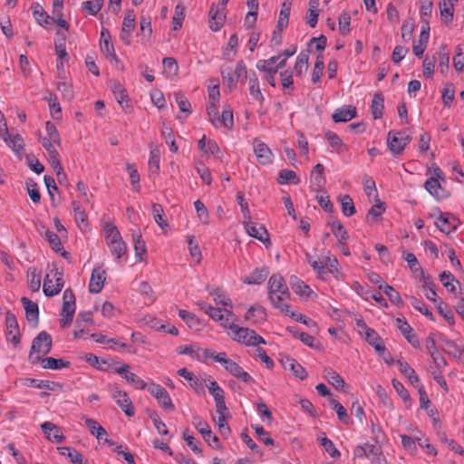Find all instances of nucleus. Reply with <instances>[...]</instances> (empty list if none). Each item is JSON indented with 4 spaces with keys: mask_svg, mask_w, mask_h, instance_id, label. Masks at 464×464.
I'll use <instances>...</instances> for the list:
<instances>
[{
    "mask_svg": "<svg viewBox=\"0 0 464 464\" xmlns=\"http://www.w3.org/2000/svg\"><path fill=\"white\" fill-rule=\"evenodd\" d=\"M268 297L273 305L285 314L289 312V305L285 302L289 300L290 293L282 276L275 274L268 281Z\"/></svg>",
    "mask_w": 464,
    "mask_h": 464,
    "instance_id": "1",
    "label": "nucleus"
},
{
    "mask_svg": "<svg viewBox=\"0 0 464 464\" xmlns=\"http://www.w3.org/2000/svg\"><path fill=\"white\" fill-rule=\"evenodd\" d=\"M203 353L205 357L211 358L215 362H219L235 378L246 383H251L254 382L250 374L244 371V369L235 361L229 359L226 353H216L210 349H205Z\"/></svg>",
    "mask_w": 464,
    "mask_h": 464,
    "instance_id": "2",
    "label": "nucleus"
},
{
    "mask_svg": "<svg viewBox=\"0 0 464 464\" xmlns=\"http://www.w3.org/2000/svg\"><path fill=\"white\" fill-rule=\"evenodd\" d=\"M52 349V337L45 331H42L32 343L29 361L35 364L39 362L43 356L49 353Z\"/></svg>",
    "mask_w": 464,
    "mask_h": 464,
    "instance_id": "3",
    "label": "nucleus"
},
{
    "mask_svg": "<svg viewBox=\"0 0 464 464\" xmlns=\"http://www.w3.org/2000/svg\"><path fill=\"white\" fill-rule=\"evenodd\" d=\"M231 337L234 341L245 344L246 346H256L260 343L265 344V339L257 334L256 331L247 327H240L235 323L229 325Z\"/></svg>",
    "mask_w": 464,
    "mask_h": 464,
    "instance_id": "4",
    "label": "nucleus"
},
{
    "mask_svg": "<svg viewBox=\"0 0 464 464\" xmlns=\"http://www.w3.org/2000/svg\"><path fill=\"white\" fill-rule=\"evenodd\" d=\"M223 82L228 86L230 90L237 87L239 78L244 76L246 78V67L245 63L240 60L233 68L230 63H225L220 68Z\"/></svg>",
    "mask_w": 464,
    "mask_h": 464,
    "instance_id": "5",
    "label": "nucleus"
},
{
    "mask_svg": "<svg viewBox=\"0 0 464 464\" xmlns=\"http://www.w3.org/2000/svg\"><path fill=\"white\" fill-rule=\"evenodd\" d=\"M63 287V273L57 269L52 270L44 279L43 290L46 296H53L59 294Z\"/></svg>",
    "mask_w": 464,
    "mask_h": 464,
    "instance_id": "6",
    "label": "nucleus"
},
{
    "mask_svg": "<svg viewBox=\"0 0 464 464\" xmlns=\"http://www.w3.org/2000/svg\"><path fill=\"white\" fill-rule=\"evenodd\" d=\"M410 140L405 131H390L387 137L388 147L394 155L401 154Z\"/></svg>",
    "mask_w": 464,
    "mask_h": 464,
    "instance_id": "7",
    "label": "nucleus"
},
{
    "mask_svg": "<svg viewBox=\"0 0 464 464\" xmlns=\"http://www.w3.org/2000/svg\"><path fill=\"white\" fill-rule=\"evenodd\" d=\"M148 392L157 399L159 404L165 410L174 411L175 406L172 403L170 396L165 388L157 383H150L147 387Z\"/></svg>",
    "mask_w": 464,
    "mask_h": 464,
    "instance_id": "8",
    "label": "nucleus"
},
{
    "mask_svg": "<svg viewBox=\"0 0 464 464\" xmlns=\"http://www.w3.org/2000/svg\"><path fill=\"white\" fill-rule=\"evenodd\" d=\"M208 314L214 321L219 322L220 325L228 328L229 325L233 324L236 321V316L230 309L227 308H217L211 307L208 308Z\"/></svg>",
    "mask_w": 464,
    "mask_h": 464,
    "instance_id": "9",
    "label": "nucleus"
},
{
    "mask_svg": "<svg viewBox=\"0 0 464 464\" xmlns=\"http://www.w3.org/2000/svg\"><path fill=\"white\" fill-rule=\"evenodd\" d=\"M111 397L127 416L131 417L134 415L133 404L126 392L115 386L111 389Z\"/></svg>",
    "mask_w": 464,
    "mask_h": 464,
    "instance_id": "10",
    "label": "nucleus"
},
{
    "mask_svg": "<svg viewBox=\"0 0 464 464\" xmlns=\"http://www.w3.org/2000/svg\"><path fill=\"white\" fill-rule=\"evenodd\" d=\"M459 223V220L450 213H440L435 221L436 227L445 234L456 230Z\"/></svg>",
    "mask_w": 464,
    "mask_h": 464,
    "instance_id": "11",
    "label": "nucleus"
},
{
    "mask_svg": "<svg viewBox=\"0 0 464 464\" xmlns=\"http://www.w3.org/2000/svg\"><path fill=\"white\" fill-rule=\"evenodd\" d=\"M254 152L256 160L260 164H269L273 160V153L268 146L258 139H255L253 141Z\"/></svg>",
    "mask_w": 464,
    "mask_h": 464,
    "instance_id": "12",
    "label": "nucleus"
},
{
    "mask_svg": "<svg viewBox=\"0 0 464 464\" xmlns=\"http://www.w3.org/2000/svg\"><path fill=\"white\" fill-rule=\"evenodd\" d=\"M192 424L200 432L203 439L206 440V442L208 445L213 446L212 442H214V443L218 442V438L212 433L209 425L207 423V421L202 420L200 417L194 416Z\"/></svg>",
    "mask_w": 464,
    "mask_h": 464,
    "instance_id": "13",
    "label": "nucleus"
},
{
    "mask_svg": "<svg viewBox=\"0 0 464 464\" xmlns=\"http://www.w3.org/2000/svg\"><path fill=\"white\" fill-rule=\"evenodd\" d=\"M130 365L123 364L115 369V372L121 375L129 383L132 384L136 389L143 390L148 387L147 383L140 379L137 374L129 371Z\"/></svg>",
    "mask_w": 464,
    "mask_h": 464,
    "instance_id": "14",
    "label": "nucleus"
},
{
    "mask_svg": "<svg viewBox=\"0 0 464 464\" xmlns=\"http://www.w3.org/2000/svg\"><path fill=\"white\" fill-rule=\"evenodd\" d=\"M135 28V14L133 11H128L124 16L120 35L121 40L127 45L130 44V35Z\"/></svg>",
    "mask_w": 464,
    "mask_h": 464,
    "instance_id": "15",
    "label": "nucleus"
},
{
    "mask_svg": "<svg viewBox=\"0 0 464 464\" xmlns=\"http://www.w3.org/2000/svg\"><path fill=\"white\" fill-rule=\"evenodd\" d=\"M244 226L250 237H255L263 243H269L268 233L264 226L252 223L250 219L245 220Z\"/></svg>",
    "mask_w": 464,
    "mask_h": 464,
    "instance_id": "16",
    "label": "nucleus"
},
{
    "mask_svg": "<svg viewBox=\"0 0 464 464\" xmlns=\"http://www.w3.org/2000/svg\"><path fill=\"white\" fill-rule=\"evenodd\" d=\"M106 280V272L101 266L95 267L92 270L89 290L91 293L98 294L102 291L104 282Z\"/></svg>",
    "mask_w": 464,
    "mask_h": 464,
    "instance_id": "17",
    "label": "nucleus"
},
{
    "mask_svg": "<svg viewBox=\"0 0 464 464\" xmlns=\"http://www.w3.org/2000/svg\"><path fill=\"white\" fill-rule=\"evenodd\" d=\"M356 116V108L353 105H345L336 109L332 119L334 122H346Z\"/></svg>",
    "mask_w": 464,
    "mask_h": 464,
    "instance_id": "18",
    "label": "nucleus"
},
{
    "mask_svg": "<svg viewBox=\"0 0 464 464\" xmlns=\"http://www.w3.org/2000/svg\"><path fill=\"white\" fill-rule=\"evenodd\" d=\"M281 363L285 370L293 372L295 377L299 378L300 380H304L307 377L306 371L292 357L286 356L281 359Z\"/></svg>",
    "mask_w": 464,
    "mask_h": 464,
    "instance_id": "19",
    "label": "nucleus"
},
{
    "mask_svg": "<svg viewBox=\"0 0 464 464\" xmlns=\"http://www.w3.org/2000/svg\"><path fill=\"white\" fill-rule=\"evenodd\" d=\"M430 38V26L428 24L421 27V31L419 36V41L412 46L413 53L418 57H422L423 53L426 50Z\"/></svg>",
    "mask_w": 464,
    "mask_h": 464,
    "instance_id": "20",
    "label": "nucleus"
},
{
    "mask_svg": "<svg viewBox=\"0 0 464 464\" xmlns=\"http://www.w3.org/2000/svg\"><path fill=\"white\" fill-rule=\"evenodd\" d=\"M324 168L321 163L316 164L310 176L311 184L314 188L317 191H320L324 188L325 185V178L324 176Z\"/></svg>",
    "mask_w": 464,
    "mask_h": 464,
    "instance_id": "21",
    "label": "nucleus"
},
{
    "mask_svg": "<svg viewBox=\"0 0 464 464\" xmlns=\"http://www.w3.org/2000/svg\"><path fill=\"white\" fill-rule=\"evenodd\" d=\"M223 11V9H219L214 5L211 6L209 10V26L211 30L217 32L223 26L225 22V14Z\"/></svg>",
    "mask_w": 464,
    "mask_h": 464,
    "instance_id": "22",
    "label": "nucleus"
},
{
    "mask_svg": "<svg viewBox=\"0 0 464 464\" xmlns=\"http://www.w3.org/2000/svg\"><path fill=\"white\" fill-rule=\"evenodd\" d=\"M21 303L25 310L26 319L36 324L39 319L38 304L27 297H22Z\"/></svg>",
    "mask_w": 464,
    "mask_h": 464,
    "instance_id": "23",
    "label": "nucleus"
},
{
    "mask_svg": "<svg viewBox=\"0 0 464 464\" xmlns=\"http://www.w3.org/2000/svg\"><path fill=\"white\" fill-rule=\"evenodd\" d=\"M266 309L260 304H255L249 307L245 319L246 321L252 320L253 324H260L266 320Z\"/></svg>",
    "mask_w": 464,
    "mask_h": 464,
    "instance_id": "24",
    "label": "nucleus"
},
{
    "mask_svg": "<svg viewBox=\"0 0 464 464\" xmlns=\"http://www.w3.org/2000/svg\"><path fill=\"white\" fill-rule=\"evenodd\" d=\"M75 295L71 289H66L63 295L62 314L73 315L75 313Z\"/></svg>",
    "mask_w": 464,
    "mask_h": 464,
    "instance_id": "25",
    "label": "nucleus"
},
{
    "mask_svg": "<svg viewBox=\"0 0 464 464\" xmlns=\"http://www.w3.org/2000/svg\"><path fill=\"white\" fill-rule=\"evenodd\" d=\"M291 6L292 0H285L282 4L276 25V29L279 33L282 32L288 25Z\"/></svg>",
    "mask_w": 464,
    "mask_h": 464,
    "instance_id": "26",
    "label": "nucleus"
},
{
    "mask_svg": "<svg viewBox=\"0 0 464 464\" xmlns=\"http://www.w3.org/2000/svg\"><path fill=\"white\" fill-rule=\"evenodd\" d=\"M41 427L49 440H53L58 443L63 441V436L61 430L56 425L52 422L45 421L41 425Z\"/></svg>",
    "mask_w": 464,
    "mask_h": 464,
    "instance_id": "27",
    "label": "nucleus"
},
{
    "mask_svg": "<svg viewBox=\"0 0 464 464\" xmlns=\"http://www.w3.org/2000/svg\"><path fill=\"white\" fill-rule=\"evenodd\" d=\"M101 50L108 59H115L113 44L111 42V35L108 30L103 29L101 33Z\"/></svg>",
    "mask_w": 464,
    "mask_h": 464,
    "instance_id": "28",
    "label": "nucleus"
},
{
    "mask_svg": "<svg viewBox=\"0 0 464 464\" xmlns=\"http://www.w3.org/2000/svg\"><path fill=\"white\" fill-rule=\"evenodd\" d=\"M424 187L430 194L437 198H443L447 197L446 191L441 188L440 181L435 177H431L427 179Z\"/></svg>",
    "mask_w": 464,
    "mask_h": 464,
    "instance_id": "29",
    "label": "nucleus"
},
{
    "mask_svg": "<svg viewBox=\"0 0 464 464\" xmlns=\"http://www.w3.org/2000/svg\"><path fill=\"white\" fill-rule=\"evenodd\" d=\"M177 373L189 382V386L197 392H203V382L186 368L179 369Z\"/></svg>",
    "mask_w": 464,
    "mask_h": 464,
    "instance_id": "30",
    "label": "nucleus"
},
{
    "mask_svg": "<svg viewBox=\"0 0 464 464\" xmlns=\"http://www.w3.org/2000/svg\"><path fill=\"white\" fill-rule=\"evenodd\" d=\"M111 90L115 96V99L117 100V102H119L122 109L125 110L130 107V102L127 100L126 92L119 82H113L111 83Z\"/></svg>",
    "mask_w": 464,
    "mask_h": 464,
    "instance_id": "31",
    "label": "nucleus"
},
{
    "mask_svg": "<svg viewBox=\"0 0 464 464\" xmlns=\"http://www.w3.org/2000/svg\"><path fill=\"white\" fill-rule=\"evenodd\" d=\"M249 93L253 99L258 101L260 103L264 102V96L259 87V81L256 72H251L248 79Z\"/></svg>",
    "mask_w": 464,
    "mask_h": 464,
    "instance_id": "32",
    "label": "nucleus"
},
{
    "mask_svg": "<svg viewBox=\"0 0 464 464\" xmlns=\"http://www.w3.org/2000/svg\"><path fill=\"white\" fill-rule=\"evenodd\" d=\"M309 55L307 53L301 52L295 61V64L294 66V72L296 76L301 77L303 76L308 69L309 64Z\"/></svg>",
    "mask_w": 464,
    "mask_h": 464,
    "instance_id": "33",
    "label": "nucleus"
},
{
    "mask_svg": "<svg viewBox=\"0 0 464 464\" xmlns=\"http://www.w3.org/2000/svg\"><path fill=\"white\" fill-rule=\"evenodd\" d=\"M366 458L370 459L372 464H382L384 458L382 455L381 447L373 444H365Z\"/></svg>",
    "mask_w": 464,
    "mask_h": 464,
    "instance_id": "34",
    "label": "nucleus"
},
{
    "mask_svg": "<svg viewBox=\"0 0 464 464\" xmlns=\"http://www.w3.org/2000/svg\"><path fill=\"white\" fill-rule=\"evenodd\" d=\"M103 233L107 246L112 245L122 239L118 228L111 223H107L103 227Z\"/></svg>",
    "mask_w": 464,
    "mask_h": 464,
    "instance_id": "35",
    "label": "nucleus"
},
{
    "mask_svg": "<svg viewBox=\"0 0 464 464\" xmlns=\"http://www.w3.org/2000/svg\"><path fill=\"white\" fill-rule=\"evenodd\" d=\"M72 206L76 223L81 227V229L86 228L88 227L87 214L85 210L82 208L81 203L79 201H72Z\"/></svg>",
    "mask_w": 464,
    "mask_h": 464,
    "instance_id": "36",
    "label": "nucleus"
},
{
    "mask_svg": "<svg viewBox=\"0 0 464 464\" xmlns=\"http://www.w3.org/2000/svg\"><path fill=\"white\" fill-rule=\"evenodd\" d=\"M269 271L267 268H256L248 276L243 279V282L247 285L263 283L267 277Z\"/></svg>",
    "mask_w": 464,
    "mask_h": 464,
    "instance_id": "37",
    "label": "nucleus"
},
{
    "mask_svg": "<svg viewBox=\"0 0 464 464\" xmlns=\"http://www.w3.org/2000/svg\"><path fill=\"white\" fill-rule=\"evenodd\" d=\"M44 369L61 370L69 367L70 362L63 359H55L53 357L42 358L40 361Z\"/></svg>",
    "mask_w": 464,
    "mask_h": 464,
    "instance_id": "38",
    "label": "nucleus"
},
{
    "mask_svg": "<svg viewBox=\"0 0 464 464\" xmlns=\"http://www.w3.org/2000/svg\"><path fill=\"white\" fill-rule=\"evenodd\" d=\"M324 377L336 389H342L345 385L344 380L332 368H325L324 370Z\"/></svg>",
    "mask_w": 464,
    "mask_h": 464,
    "instance_id": "39",
    "label": "nucleus"
},
{
    "mask_svg": "<svg viewBox=\"0 0 464 464\" xmlns=\"http://www.w3.org/2000/svg\"><path fill=\"white\" fill-rule=\"evenodd\" d=\"M365 335H366V341L371 345H372L380 354H382L385 352V347L382 343V341L374 330H372L371 328H367L366 332H365Z\"/></svg>",
    "mask_w": 464,
    "mask_h": 464,
    "instance_id": "40",
    "label": "nucleus"
},
{
    "mask_svg": "<svg viewBox=\"0 0 464 464\" xmlns=\"http://www.w3.org/2000/svg\"><path fill=\"white\" fill-rule=\"evenodd\" d=\"M40 227L44 230V237L50 244L52 249L56 253L61 252L63 249L60 237L54 232L45 228L43 224Z\"/></svg>",
    "mask_w": 464,
    "mask_h": 464,
    "instance_id": "41",
    "label": "nucleus"
},
{
    "mask_svg": "<svg viewBox=\"0 0 464 464\" xmlns=\"http://www.w3.org/2000/svg\"><path fill=\"white\" fill-rule=\"evenodd\" d=\"M179 315L188 324V326L190 329L196 331L200 330L201 324L196 314L186 310H179Z\"/></svg>",
    "mask_w": 464,
    "mask_h": 464,
    "instance_id": "42",
    "label": "nucleus"
},
{
    "mask_svg": "<svg viewBox=\"0 0 464 464\" xmlns=\"http://www.w3.org/2000/svg\"><path fill=\"white\" fill-rule=\"evenodd\" d=\"M440 11L442 20L446 24L451 22L453 17V2L452 0H442L440 2Z\"/></svg>",
    "mask_w": 464,
    "mask_h": 464,
    "instance_id": "43",
    "label": "nucleus"
},
{
    "mask_svg": "<svg viewBox=\"0 0 464 464\" xmlns=\"http://www.w3.org/2000/svg\"><path fill=\"white\" fill-rule=\"evenodd\" d=\"M384 108V99L382 93H375L372 101L371 111L374 119H380L382 116Z\"/></svg>",
    "mask_w": 464,
    "mask_h": 464,
    "instance_id": "44",
    "label": "nucleus"
},
{
    "mask_svg": "<svg viewBox=\"0 0 464 464\" xmlns=\"http://www.w3.org/2000/svg\"><path fill=\"white\" fill-rule=\"evenodd\" d=\"M27 283L29 288L37 292L41 286V275L35 267H29L27 270Z\"/></svg>",
    "mask_w": 464,
    "mask_h": 464,
    "instance_id": "45",
    "label": "nucleus"
},
{
    "mask_svg": "<svg viewBox=\"0 0 464 464\" xmlns=\"http://www.w3.org/2000/svg\"><path fill=\"white\" fill-rule=\"evenodd\" d=\"M85 424L88 427L91 434L95 436L98 440H102L103 436L107 435L106 430L102 427L96 420L92 419H85Z\"/></svg>",
    "mask_w": 464,
    "mask_h": 464,
    "instance_id": "46",
    "label": "nucleus"
},
{
    "mask_svg": "<svg viewBox=\"0 0 464 464\" xmlns=\"http://www.w3.org/2000/svg\"><path fill=\"white\" fill-rule=\"evenodd\" d=\"M31 383L38 389H46L52 392H62L63 384L55 382L44 381V380H31Z\"/></svg>",
    "mask_w": 464,
    "mask_h": 464,
    "instance_id": "47",
    "label": "nucleus"
},
{
    "mask_svg": "<svg viewBox=\"0 0 464 464\" xmlns=\"http://www.w3.org/2000/svg\"><path fill=\"white\" fill-rule=\"evenodd\" d=\"M318 6L319 0H310L306 22L311 27H314L317 24L319 15Z\"/></svg>",
    "mask_w": 464,
    "mask_h": 464,
    "instance_id": "48",
    "label": "nucleus"
},
{
    "mask_svg": "<svg viewBox=\"0 0 464 464\" xmlns=\"http://www.w3.org/2000/svg\"><path fill=\"white\" fill-rule=\"evenodd\" d=\"M152 215L155 222L162 228L169 227L167 220L164 218V210L161 205L154 203L152 205Z\"/></svg>",
    "mask_w": 464,
    "mask_h": 464,
    "instance_id": "49",
    "label": "nucleus"
},
{
    "mask_svg": "<svg viewBox=\"0 0 464 464\" xmlns=\"http://www.w3.org/2000/svg\"><path fill=\"white\" fill-rule=\"evenodd\" d=\"M57 39L54 43L55 51L58 57L63 61L68 57V53L65 49V34L61 32H57Z\"/></svg>",
    "mask_w": 464,
    "mask_h": 464,
    "instance_id": "50",
    "label": "nucleus"
},
{
    "mask_svg": "<svg viewBox=\"0 0 464 464\" xmlns=\"http://www.w3.org/2000/svg\"><path fill=\"white\" fill-rule=\"evenodd\" d=\"M331 231L339 242L346 241L349 237L347 230L340 221H334L330 224Z\"/></svg>",
    "mask_w": 464,
    "mask_h": 464,
    "instance_id": "51",
    "label": "nucleus"
},
{
    "mask_svg": "<svg viewBox=\"0 0 464 464\" xmlns=\"http://www.w3.org/2000/svg\"><path fill=\"white\" fill-rule=\"evenodd\" d=\"M208 383L207 384V387L208 389L209 393L213 396L214 400H218L225 397L224 390L211 376L208 378Z\"/></svg>",
    "mask_w": 464,
    "mask_h": 464,
    "instance_id": "52",
    "label": "nucleus"
},
{
    "mask_svg": "<svg viewBox=\"0 0 464 464\" xmlns=\"http://www.w3.org/2000/svg\"><path fill=\"white\" fill-rule=\"evenodd\" d=\"M140 34L142 37L149 41L151 37V18L149 15H142L140 21Z\"/></svg>",
    "mask_w": 464,
    "mask_h": 464,
    "instance_id": "53",
    "label": "nucleus"
},
{
    "mask_svg": "<svg viewBox=\"0 0 464 464\" xmlns=\"http://www.w3.org/2000/svg\"><path fill=\"white\" fill-rule=\"evenodd\" d=\"M324 69V58L322 54H318L312 72V82L317 83L320 82Z\"/></svg>",
    "mask_w": 464,
    "mask_h": 464,
    "instance_id": "54",
    "label": "nucleus"
},
{
    "mask_svg": "<svg viewBox=\"0 0 464 464\" xmlns=\"http://www.w3.org/2000/svg\"><path fill=\"white\" fill-rule=\"evenodd\" d=\"M291 285L294 292L299 295L308 296L312 292L310 287L304 284V282L299 280L297 277H294L291 280Z\"/></svg>",
    "mask_w": 464,
    "mask_h": 464,
    "instance_id": "55",
    "label": "nucleus"
},
{
    "mask_svg": "<svg viewBox=\"0 0 464 464\" xmlns=\"http://www.w3.org/2000/svg\"><path fill=\"white\" fill-rule=\"evenodd\" d=\"M342 211L344 216L351 217L355 214V207L353 198L349 195L341 198Z\"/></svg>",
    "mask_w": 464,
    "mask_h": 464,
    "instance_id": "56",
    "label": "nucleus"
},
{
    "mask_svg": "<svg viewBox=\"0 0 464 464\" xmlns=\"http://www.w3.org/2000/svg\"><path fill=\"white\" fill-rule=\"evenodd\" d=\"M111 255L116 258L120 259L127 254V246L121 239L112 245L108 246Z\"/></svg>",
    "mask_w": 464,
    "mask_h": 464,
    "instance_id": "57",
    "label": "nucleus"
},
{
    "mask_svg": "<svg viewBox=\"0 0 464 464\" xmlns=\"http://www.w3.org/2000/svg\"><path fill=\"white\" fill-rule=\"evenodd\" d=\"M160 150L158 148L151 149L149 159V168L154 172L158 173L160 170Z\"/></svg>",
    "mask_w": 464,
    "mask_h": 464,
    "instance_id": "58",
    "label": "nucleus"
},
{
    "mask_svg": "<svg viewBox=\"0 0 464 464\" xmlns=\"http://www.w3.org/2000/svg\"><path fill=\"white\" fill-rule=\"evenodd\" d=\"M32 8L34 17L40 25H44V24L48 23V19L50 18V16L39 4H34Z\"/></svg>",
    "mask_w": 464,
    "mask_h": 464,
    "instance_id": "59",
    "label": "nucleus"
},
{
    "mask_svg": "<svg viewBox=\"0 0 464 464\" xmlns=\"http://www.w3.org/2000/svg\"><path fill=\"white\" fill-rule=\"evenodd\" d=\"M278 182L280 184H285V183L297 184L299 182V179L296 176L295 171L289 170V169H282L278 175Z\"/></svg>",
    "mask_w": 464,
    "mask_h": 464,
    "instance_id": "60",
    "label": "nucleus"
},
{
    "mask_svg": "<svg viewBox=\"0 0 464 464\" xmlns=\"http://www.w3.org/2000/svg\"><path fill=\"white\" fill-rule=\"evenodd\" d=\"M405 260L409 264L411 270L415 274L416 276H420L424 278V273L420 266L416 256L412 253H408L405 256Z\"/></svg>",
    "mask_w": 464,
    "mask_h": 464,
    "instance_id": "61",
    "label": "nucleus"
},
{
    "mask_svg": "<svg viewBox=\"0 0 464 464\" xmlns=\"http://www.w3.org/2000/svg\"><path fill=\"white\" fill-rule=\"evenodd\" d=\"M164 72L167 76H175L178 73L179 66L177 61L172 57L163 59Z\"/></svg>",
    "mask_w": 464,
    "mask_h": 464,
    "instance_id": "62",
    "label": "nucleus"
},
{
    "mask_svg": "<svg viewBox=\"0 0 464 464\" xmlns=\"http://www.w3.org/2000/svg\"><path fill=\"white\" fill-rule=\"evenodd\" d=\"M453 65L458 72H461L464 68V45L462 44H459L456 47V54L453 58Z\"/></svg>",
    "mask_w": 464,
    "mask_h": 464,
    "instance_id": "63",
    "label": "nucleus"
},
{
    "mask_svg": "<svg viewBox=\"0 0 464 464\" xmlns=\"http://www.w3.org/2000/svg\"><path fill=\"white\" fill-rule=\"evenodd\" d=\"M445 343L447 348L449 349L448 353L450 355L456 358H460L461 356L464 355V345L458 343L454 341H447Z\"/></svg>",
    "mask_w": 464,
    "mask_h": 464,
    "instance_id": "64",
    "label": "nucleus"
}]
</instances>
